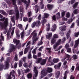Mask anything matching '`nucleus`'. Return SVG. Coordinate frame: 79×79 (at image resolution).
Returning <instances> with one entry per match:
<instances>
[{
    "label": "nucleus",
    "instance_id": "obj_1",
    "mask_svg": "<svg viewBox=\"0 0 79 79\" xmlns=\"http://www.w3.org/2000/svg\"><path fill=\"white\" fill-rule=\"evenodd\" d=\"M5 19L4 22V23H2L0 22V28L1 29H3V28H5V27H7V26L8 24V18H6L5 19V17H4L2 19H0V21H3Z\"/></svg>",
    "mask_w": 79,
    "mask_h": 79
},
{
    "label": "nucleus",
    "instance_id": "obj_2",
    "mask_svg": "<svg viewBox=\"0 0 79 79\" xmlns=\"http://www.w3.org/2000/svg\"><path fill=\"white\" fill-rule=\"evenodd\" d=\"M16 72L15 70H12L11 72L10 73V74L6 75V79H15V76Z\"/></svg>",
    "mask_w": 79,
    "mask_h": 79
},
{
    "label": "nucleus",
    "instance_id": "obj_3",
    "mask_svg": "<svg viewBox=\"0 0 79 79\" xmlns=\"http://www.w3.org/2000/svg\"><path fill=\"white\" fill-rule=\"evenodd\" d=\"M10 61V58L8 59L7 61H6L5 62V65L4 66L3 64H1L0 65V70H2V69H7L9 68V64H8V62Z\"/></svg>",
    "mask_w": 79,
    "mask_h": 79
},
{
    "label": "nucleus",
    "instance_id": "obj_4",
    "mask_svg": "<svg viewBox=\"0 0 79 79\" xmlns=\"http://www.w3.org/2000/svg\"><path fill=\"white\" fill-rule=\"evenodd\" d=\"M16 0H12V2L13 4V5L15 6V7L16 8V19H18L19 18V11H18V8H17V6H16Z\"/></svg>",
    "mask_w": 79,
    "mask_h": 79
},
{
    "label": "nucleus",
    "instance_id": "obj_5",
    "mask_svg": "<svg viewBox=\"0 0 79 79\" xmlns=\"http://www.w3.org/2000/svg\"><path fill=\"white\" fill-rule=\"evenodd\" d=\"M31 34L33 35L32 39V44L34 45L35 43L34 42H35V41H36V40H38V38H37V33L34 32V31Z\"/></svg>",
    "mask_w": 79,
    "mask_h": 79
},
{
    "label": "nucleus",
    "instance_id": "obj_6",
    "mask_svg": "<svg viewBox=\"0 0 79 79\" xmlns=\"http://www.w3.org/2000/svg\"><path fill=\"white\" fill-rule=\"evenodd\" d=\"M40 20H38L36 22H34L32 23L31 25V27L33 28L35 26H36V27H38L40 25Z\"/></svg>",
    "mask_w": 79,
    "mask_h": 79
},
{
    "label": "nucleus",
    "instance_id": "obj_7",
    "mask_svg": "<svg viewBox=\"0 0 79 79\" xmlns=\"http://www.w3.org/2000/svg\"><path fill=\"white\" fill-rule=\"evenodd\" d=\"M18 0V3L19 5H20L22 3V2H23L25 4L26 8H27V6H29V2H27V1L26 0Z\"/></svg>",
    "mask_w": 79,
    "mask_h": 79
},
{
    "label": "nucleus",
    "instance_id": "obj_8",
    "mask_svg": "<svg viewBox=\"0 0 79 79\" xmlns=\"http://www.w3.org/2000/svg\"><path fill=\"white\" fill-rule=\"evenodd\" d=\"M13 42L14 43H16V45H18V49H19V48H21V44L19 43V40H17L16 39H14L13 40Z\"/></svg>",
    "mask_w": 79,
    "mask_h": 79
},
{
    "label": "nucleus",
    "instance_id": "obj_9",
    "mask_svg": "<svg viewBox=\"0 0 79 79\" xmlns=\"http://www.w3.org/2000/svg\"><path fill=\"white\" fill-rule=\"evenodd\" d=\"M34 71L35 73V74L33 76V79H36V77L37 76V74H38V71L37 70L36 67H35L34 68Z\"/></svg>",
    "mask_w": 79,
    "mask_h": 79
},
{
    "label": "nucleus",
    "instance_id": "obj_10",
    "mask_svg": "<svg viewBox=\"0 0 79 79\" xmlns=\"http://www.w3.org/2000/svg\"><path fill=\"white\" fill-rule=\"evenodd\" d=\"M16 49V47L15 46H14L13 44H11L10 45V52H11L12 51H15V50Z\"/></svg>",
    "mask_w": 79,
    "mask_h": 79
},
{
    "label": "nucleus",
    "instance_id": "obj_11",
    "mask_svg": "<svg viewBox=\"0 0 79 79\" xmlns=\"http://www.w3.org/2000/svg\"><path fill=\"white\" fill-rule=\"evenodd\" d=\"M41 78H42L43 77H44L47 74V72H45V70H44L41 71Z\"/></svg>",
    "mask_w": 79,
    "mask_h": 79
},
{
    "label": "nucleus",
    "instance_id": "obj_12",
    "mask_svg": "<svg viewBox=\"0 0 79 79\" xmlns=\"http://www.w3.org/2000/svg\"><path fill=\"white\" fill-rule=\"evenodd\" d=\"M79 40H76L75 41V44L74 45V48H75L79 45Z\"/></svg>",
    "mask_w": 79,
    "mask_h": 79
},
{
    "label": "nucleus",
    "instance_id": "obj_13",
    "mask_svg": "<svg viewBox=\"0 0 79 79\" xmlns=\"http://www.w3.org/2000/svg\"><path fill=\"white\" fill-rule=\"evenodd\" d=\"M61 44V39H59L57 40V41L55 44L54 45L58 46V45H60Z\"/></svg>",
    "mask_w": 79,
    "mask_h": 79
},
{
    "label": "nucleus",
    "instance_id": "obj_14",
    "mask_svg": "<svg viewBox=\"0 0 79 79\" xmlns=\"http://www.w3.org/2000/svg\"><path fill=\"white\" fill-rule=\"evenodd\" d=\"M48 34L46 35V39H50V37H52V33L50 32V33H48Z\"/></svg>",
    "mask_w": 79,
    "mask_h": 79
},
{
    "label": "nucleus",
    "instance_id": "obj_15",
    "mask_svg": "<svg viewBox=\"0 0 79 79\" xmlns=\"http://www.w3.org/2000/svg\"><path fill=\"white\" fill-rule=\"evenodd\" d=\"M56 25L55 24H54L52 25V28L51 29L52 31H55L56 30Z\"/></svg>",
    "mask_w": 79,
    "mask_h": 79
},
{
    "label": "nucleus",
    "instance_id": "obj_16",
    "mask_svg": "<svg viewBox=\"0 0 79 79\" xmlns=\"http://www.w3.org/2000/svg\"><path fill=\"white\" fill-rule=\"evenodd\" d=\"M70 57V56L68 55V54H67L66 55V57L65 58H63L61 60L62 61H64L65 60H66L67 61H68L69 60V58Z\"/></svg>",
    "mask_w": 79,
    "mask_h": 79
},
{
    "label": "nucleus",
    "instance_id": "obj_17",
    "mask_svg": "<svg viewBox=\"0 0 79 79\" xmlns=\"http://www.w3.org/2000/svg\"><path fill=\"white\" fill-rule=\"evenodd\" d=\"M46 50H48V53H47V54L48 55H50L51 53H52V51H51V48H46Z\"/></svg>",
    "mask_w": 79,
    "mask_h": 79
},
{
    "label": "nucleus",
    "instance_id": "obj_18",
    "mask_svg": "<svg viewBox=\"0 0 79 79\" xmlns=\"http://www.w3.org/2000/svg\"><path fill=\"white\" fill-rule=\"evenodd\" d=\"M60 72L59 71L57 72L55 74V76L56 77V78L58 79V77H59V76H60Z\"/></svg>",
    "mask_w": 79,
    "mask_h": 79
},
{
    "label": "nucleus",
    "instance_id": "obj_19",
    "mask_svg": "<svg viewBox=\"0 0 79 79\" xmlns=\"http://www.w3.org/2000/svg\"><path fill=\"white\" fill-rule=\"evenodd\" d=\"M70 34H69V33L68 32L67 33L66 35V37L67 39H68L69 38V43L71 42V37H70V36L69 35Z\"/></svg>",
    "mask_w": 79,
    "mask_h": 79
},
{
    "label": "nucleus",
    "instance_id": "obj_20",
    "mask_svg": "<svg viewBox=\"0 0 79 79\" xmlns=\"http://www.w3.org/2000/svg\"><path fill=\"white\" fill-rule=\"evenodd\" d=\"M61 30V31H64L66 30V26H63L62 27H60L59 28Z\"/></svg>",
    "mask_w": 79,
    "mask_h": 79
},
{
    "label": "nucleus",
    "instance_id": "obj_21",
    "mask_svg": "<svg viewBox=\"0 0 79 79\" xmlns=\"http://www.w3.org/2000/svg\"><path fill=\"white\" fill-rule=\"evenodd\" d=\"M52 61L54 63H56L59 61V59L58 58H54L52 60Z\"/></svg>",
    "mask_w": 79,
    "mask_h": 79
},
{
    "label": "nucleus",
    "instance_id": "obj_22",
    "mask_svg": "<svg viewBox=\"0 0 79 79\" xmlns=\"http://www.w3.org/2000/svg\"><path fill=\"white\" fill-rule=\"evenodd\" d=\"M52 70L53 69L51 68H48L46 70V71L47 73H50L52 72Z\"/></svg>",
    "mask_w": 79,
    "mask_h": 79
},
{
    "label": "nucleus",
    "instance_id": "obj_23",
    "mask_svg": "<svg viewBox=\"0 0 79 79\" xmlns=\"http://www.w3.org/2000/svg\"><path fill=\"white\" fill-rule=\"evenodd\" d=\"M58 47V46H56V45H54L53 46V48L55 50V51H56V52H57V51H58L59 50V49L58 48H56V47Z\"/></svg>",
    "mask_w": 79,
    "mask_h": 79
},
{
    "label": "nucleus",
    "instance_id": "obj_24",
    "mask_svg": "<svg viewBox=\"0 0 79 79\" xmlns=\"http://www.w3.org/2000/svg\"><path fill=\"white\" fill-rule=\"evenodd\" d=\"M20 35L21 36V38L23 39L24 37V30H23V31L20 33Z\"/></svg>",
    "mask_w": 79,
    "mask_h": 79
},
{
    "label": "nucleus",
    "instance_id": "obj_25",
    "mask_svg": "<svg viewBox=\"0 0 79 79\" xmlns=\"http://www.w3.org/2000/svg\"><path fill=\"white\" fill-rule=\"evenodd\" d=\"M39 7L37 6H35V7H34V8L35 9V11H36V13H37L38 12V10H39Z\"/></svg>",
    "mask_w": 79,
    "mask_h": 79
},
{
    "label": "nucleus",
    "instance_id": "obj_26",
    "mask_svg": "<svg viewBox=\"0 0 79 79\" xmlns=\"http://www.w3.org/2000/svg\"><path fill=\"white\" fill-rule=\"evenodd\" d=\"M0 13L3 15H7V14L3 10H0Z\"/></svg>",
    "mask_w": 79,
    "mask_h": 79
},
{
    "label": "nucleus",
    "instance_id": "obj_27",
    "mask_svg": "<svg viewBox=\"0 0 79 79\" xmlns=\"http://www.w3.org/2000/svg\"><path fill=\"white\" fill-rule=\"evenodd\" d=\"M0 13L3 15H7V14L3 10H0Z\"/></svg>",
    "mask_w": 79,
    "mask_h": 79
},
{
    "label": "nucleus",
    "instance_id": "obj_28",
    "mask_svg": "<svg viewBox=\"0 0 79 79\" xmlns=\"http://www.w3.org/2000/svg\"><path fill=\"white\" fill-rule=\"evenodd\" d=\"M54 39L55 38H52L51 39V42L52 44H54L55 43V42H56V40H55Z\"/></svg>",
    "mask_w": 79,
    "mask_h": 79
},
{
    "label": "nucleus",
    "instance_id": "obj_29",
    "mask_svg": "<svg viewBox=\"0 0 79 79\" xmlns=\"http://www.w3.org/2000/svg\"><path fill=\"white\" fill-rule=\"evenodd\" d=\"M79 4V2H76L74 4L73 6V8L75 9L76 7H77V5Z\"/></svg>",
    "mask_w": 79,
    "mask_h": 79
},
{
    "label": "nucleus",
    "instance_id": "obj_30",
    "mask_svg": "<svg viewBox=\"0 0 79 79\" xmlns=\"http://www.w3.org/2000/svg\"><path fill=\"white\" fill-rule=\"evenodd\" d=\"M76 68L75 69L76 70L79 71V63H77L76 64Z\"/></svg>",
    "mask_w": 79,
    "mask_h": 79
},
{
    "label": "nucleus",
    "instance_id": "obj_31",
    "mask_svg": "<svg viewBox=\"0 0 79 79\" xmlns=\"http://www.w3.org/2000/svg\"><path fill=\"white\" fill-rule=\"evenodd\" d=\"M45 63H46V60H43L40 63V64H41V65H44Z\"/></svg>",
    "mask_w": 79,
    "mask_h": 79
},
{
    "label": "nucleus",
    "instance_id": "obj_32",
    "mask_svg": "<svg viewBox=\"0 0 79 79\" xmlns=\"http://www.w3.org/2000/svg\"><path fill=\"white\" fill-rule=\"evenodd\" d=\"M42 60V58H38L37 59V60H36V63L38 64L41 61V60Z\"/></svg>",
    "mask_w": 79,
    "mask_h": 79
},
{
    "label": "nucleus",
    "instance_id": "obj_33",
    "mask_svg": "<svg viewBox=\"0 0 79 79\" xmlns=\"http://www.w3.org/2000/svg\"><path fill=\"white\" fill-rule=\"evenodd\" d=\"M56 18H57V19H59L60 18V12H58L56 15Z\"/></svg>",
    "mask_w": 79,
    "mask_h": 79
},
{
    "label": "nucleus",
    "instance_id": "obj_34",
    "mask_svg": "<svg viewBox=\"0 0 79 79\" xmlns=\"http://www.w3.org/2000/svg\"><path fill=\"white\" fill-rule=\"evenodd\" d=\"M40 4L41 5V9H43V8H44V4L43 3V1H41V2H40Z\"/></svg>",
    "mask_w": 79,
    "mask_h": 79
},
{
    "label": "nucleus",
    "instance_id": "obj_35",
    "mask_svg": "<svg viewBox=\"0 0 79 79\" xmlns=\"http://www.w3.org/2000/svg\"><path fill=\"white\" fill-rule=\"evenodd\" d=\"M73 12L74 14H77L79 12V9H77L73 11Z\"/></svg>",
    "mask_w": 79,
    "mask_h": 79
},
{
    "label": "nucleus",
    "instance_id": "obj_36",
    "mask_svg": "<svg viewBox=\"0 0 79 79\" xmlns=\"http://www.w3.org/2000/svg\"><path fill=\"white\" fill-rule=\"evenodd\" d=\"M18 27L22 31H23V26L21 24H19L18 25Z\"/></svg>",
    "mask_w": 79,
    "mask_h": 79
},
{
    "label": "nucleus",
    "instance_id": "obj_37",
    "mask_svg": "<svg viewBox=\"0 0 79 79\" xmlns=\"http://www.w3.org/2000/svg\"><path fill=\"white\" fill-rule=\"evenodd\" d=\"M49 10H50L53 8V6L50 4H48L47 6Z\"/></svg>",
    "mask_w": 79,
    "mask_h": 79
},
{
    "label": "nucleus",
    "instance_id": "obj_38",
    "mask_svg": "<svg viewBox=\"0 0 79 79\" xmlns=\"http://www.w3.org/2000/svg\"><path fill=\"white\" fill-rule=\"evenodd\" d=\"M46 31H48L50 30V24H48L46 25Z\"/></svg>",
    "mask_w": 79,
    "mask_h": 79
},
{
    "label": "nucleus",
    "instance_id": "obj_39",
    "mask_svg": "<svg viewBox=\"0 0 79 79\" xmlns=\"http://www.w3.org/2000/svg\"><path fill=\"white\" fill-rule=\"evenodd\" d=\"M79 35V31L77 33H75L74 34V36L75 37H77Z\"/></svg>",
    "mask_w": 79,
    "mask_h": 79
},
{
    "label": "nucleus",
    "instance_id": "obj_40",
    "mask_svg": "<svg viewBox=\"0 0 79 79\" xmlns=\"http://www.w3.org/2000/svg\"><path fill=\"white\" fill-rule=\"evenodd\" d=\"M23 66H24V67H25V68H27L28 67V65L27 64V63L26 62H24L23 63Z\"/></svg>",
    "mask_w": 79,
    "mask_h": 79
},
{
    "label": "nucleus",
    "instance_id": "obj_41",
    "mask_svg": "<svg viewBox=\"0 0 79 79\" xmlns=\"http://www.w3.org/2000/svg\"><path fill=\"white\" fill-rule=\"evenodd\" d=\"M53 38L54 39H57L58 38V35L56 34H55L53 35Z\"/></svg>",
    "mask_w": 79,
    "mask_h": 79
},
{
    "label": "nucleus",
    "instance_id": "obj_42",
    "mask_svg": "<svg viewBox=\"0 0 79 79\" xmlns=\"http://www.w3.org/2000/svg\"><path fill=\"white\" fill-rule=\"evenodd\" d=\"M22 64H23V61L20 60L19 61V67H21V66H22Z\"/></svg>",
    "mask_w": 79,
    "mask_h": 79
},
{
    "label": "nucleus",
    "instance_id": "obj_43",
    "mask_svg": "<svg viewBox=\"0 0 79 79\" xmlns=\"http://www.w3.org/2000/svg\"><path fill=\"white\" fill-rule=\"evenodd\" d=\"M32 60H31V61H29V64L28 66L29 68H31V67L32 66Z\"/></svg>",
    "mask_w": 79,
    "mask_h": 79
},
{
    "label": "nucleus",
    "instance_id": "obj_44",
    "mask_svg": "<svg viewBox=\"0 0 79 79\" xmlns=\"http://www.w3.org/2000/svg\"><path fill=\"white\" fill-rule=\"evenodd\" d=\"M67 52L69 53H71V48H68L67 49Z\"/></svg>",
    "mask_w": 79,
    "mask_h": 79
},
{
    "label": "nucleus",
    "instance_id": "obj_45",
    "mask_svg": "<svg viewBox=\"0 0 79 79\" xmlns=\"http://www.w3.org/2000/svg\"><path fill=\"white\" fill-rule=\"evenodd\" d=\"M42 24H44V23H46V22H47V20H46V19H45L43 18V20L42 21Z\"/></svg>",
    "mask_w": 79,
    "mask_h": 79
},
{
    "label": "nucleus",
    "instance_id": "obj_46",
    "mask_svg": "<svg viewBox=\"0 0 79 79\" xmlns=\"http://www.w3.org/2000/svg\"><path fill=\"white\" fill-rule=\"evenodd\" d=\"M72 21H73V19H69L67 22V23L68 24H70V23L72 22Z\"/></svg>",
    "mask_w": 79,
    "mask_h": 79
},
{
    "label": "nucleus",
    "instance_id": "obj_47",
    "mask_svg": "<svg viewBox=\"0 0 79 79\" xmlns=\"http://www.w3.org/2000/svg\"><path fill=\"white\" fill-rule=\"evenodd\" d=\"M48 16H49V15L48 14L46 13L44 14V18H48Z\"/></svg>",
    "mask_w": 79,
    "mask_h": 79
},
{
    "label": "nucleus",
    "instance_id": "obj_48",
    "mask_svg": "<svg viewBox=\"0 0 79 79\" xmlns=\"http://www.w3.org/2000/svg\"><path fill=\"white\" fill-rule=\"evenodd\" d=\"M14 60L15 61H16L18 60V55H17V54H16L15 55L14 58Z\"/></svg>",
    "mask_w": 79,
    "mask_h": 79
},
{
    "label": "nucleus",
    "instance_id": "obj_49",
    "mask_svg": "<svg viewBox=\"0 0 79 79\" xmlns=\"http://www.w3.org/2000/svg\"><path fill=\"white\" fill-rule=\"evenodd\" d=\"M66 18H69L70 16V13L69 12H67L66 15Z\"/></svg>",
    "mask_w": 79,
    "mask_h": 79
},
{
    "label": "nucleus",
    "instance_id": "obj_50",
    "mask_svg": "<svg viewBox=\"0 0 79 79\" xmlns=\"http://www.w3.org/2000/svg\"><path fill=\"white\" fill-rule=\"evenodd\" d=\"M75 2V0H71V1L69 2V3H71V4H73V3H74Z\"/></svg>",
    "mask_w": 79,
    "mask_h": 79
},
{
    "label": "nucleus",
    "instance_id": "obj_51",
    "mask_svg": "<svg viewBox=\"0 0 79 79\" xmlns=\"http://www.w3.org/2000/svg\"><path fill=\"white\" fill-rule=\"evenodd\" d=\"M8 14L9 15H13V11L12 10H10L8 12Z\"/></svg>",
    "mask_w": 79,
    "mask_h": 79
},
{
    "label": "nucleus",
    "instance_id": "obj_52",
    "mask_svg": "<svg viewBox=\"0 0 79 79\" xmlns=\"http://www.w3.org/2000/svg\"><path fill=\"white\" fill-rule=\"evenodd\" d=\"M27 76L28 78H31L32 77V74L31 73H29L28 75H27Z\"/></svg>",
    "mask_w": 79,
    "mask_h": 79
},
{
    "label": "nucleus",
    "instance_id": "obj_53",
    "mask_svg": "<svg viewBox=\"0 0 79 79\" xmlns=\"http://www.w3.org/2000/svg\"><path fill=\"white\" fill-rule=\"evenodd\" d=\"M69 47V45L68 44H66L65 46V48H66V49H67Z\"/></svg>",
    "mask_w": 79,
    "mask_h": 79
},
{
    "label": "nucleus",
    "instance_id": "obj_54",
    "mask_svg": "<svg viewBox=\"0 0 79 79\" xmlns=\"http://www.w3.org/2000/svg\"><path fill=\"white\" fill-rule=\"evenodd\" d=\"M9 35H10V33H7V39L8 40H10L11 38L10 36H9Z\"/></svg>",
    "mask_w": 79,
    "mask_h": 79
},
{
    "label": "nucleus",
    "instance_id": "obj_55",
    "mask_svg": "<svg viewBox=\"0 0 79 79\" xmlns=\"http://www.w3.org/2000/svg\"><path fill=\"white\" fill-rule=\"evenodd\" d=\"M29 50V49H28V48H25V51H24V53L25 54H26L27 52V51H28V50Z\"/></svg>",
    "mask_w": 79,
    "mask_h": 79
},
{
    "label": "nucleus",
    "instance_id": "obj_56",
    "mask_svg": "<svg viewBox=\"0 0 79 79\" xmlns=\"http://www.w3.org/2000/svg\"><path fill=\"white\" fill-rule=\"evenodd\" d=\"M16 34L17 35V37L18 38V39H19L20 38V35L18 34V33L16 32Z\"/></svg>",
    "mask_w": 79,
    "mask_h": 79
},
{
    "label": "nucleus",
    "instance_id": "obj_57",
    "mask_svg": "<svg viewBox=\"0 0 79 79\" xmlns=\"http://www.w3.org/2000/svg\"><path fill=\"white\" fill-rule=\"evenodd\" d=\"M28 59H31L32 58V57L31 56V53H29L28 55Z\"/></svg>",
    "mask_w": 79,
    "mask_h": 79
},
{
    "label": "nucleus",
    "instance_id": "obj_58",
    "mask_svg": "<svg viewBox=\"0 0 79 79\" xmlns=\"http://www.w3.org/2000/svg\"><path fill=\"white\" fill-rule=\"evenodd\" d=\"M43 44V42H42V41H40V42L38 44H37V45H39V46L40 45H42Z\"/></svg>",
    "mask_w": 79,
    "mask_h": 79
},
{
    "label": "nucleus",
    "instance_id": "obj_59",
    "mask_svg": "<svg viewBox=\"0 0 79 79\" xmlns=\"http://www.w3.org/2000/svg\"><path fill=\"white\" fill-rule=\"evenodd\" d=\"M20 13L21 14H22V13H23L24 12V10H23V9H21L20 8Z\"/></svg>",
    "mask_w": 79,
    "mask_h": 79
},
{
    "label": "nucleus",
    "instance_id": "obj_60",
    "mask_svg": "<svg viewBox=\"0 0 79 79\" xmlns=\"http://www.w3.org/2000/svg\"><path fill=\"white\" fill-rule=\"evenodd\" d=\"M17 72L19 76H20V75H21V71H20V70H19V69H18L17 70Z\"/></svg>",
    "mask_w": 79,
    "mask_h": 79
},
{
    "label": "nucleus",
    "instance_id": "obj_61",
    "mask_svg": "<svg viewBox=\"0 0 79 79\" xmlns=\"http://www.w3.org/2000/svg\"><path fill=\"white\" fill-rule=\"evenodd\" d=\"M66 40V38L65 37H64L62 39V44L64 43V41Z\"/></svg>",
    "mask_w": 79,
    "mask_h": 79
},
{
    "label": "nucleus",
    "instance_id": "obj_62",
    "mask_svg": "<svg viewBox=\"0 0 79 79\" xmlns=\"http://www.w3.org/2000/svg\"><path fill=\"white\" fill-rule=\"evenodd\" d=\"M28 19H27V18H24L23 19V21H24L25 22H26V21H27Z\"/></svg>",
    "mask_w": 79,
    "mask_h": 79
},
{
    "label": "nucleus",
    "instance_id": "obj_63",
    "mask_svg": "<svg viewBox=\"0 0 79 79\" xmlns=\"http://www.w3.org/2000/svg\"><path fill=\"white\" fill-rule=\"evenodd\" d=\"M61 65V63H59L57 64V67L58 68H60Z\"/></svg>",
    "mask_w": 79,
    "mask_h": 79
},
{
    "label": "nucleus",
    "instance_id": "obj_64",
    "mask_svg": "<svg viewBox=\"0 0 79 79\" xmlns=\"http://www.w3.org/2000/svg\"><path fill=\"white\" fill-rule=\"evenodd\" d=\"M73 59H74L75 60L77 59V56H76V55H73Z\"/></svg>",
    "mask_w": 79,
    "mask_h": 79
}]
</instances>
